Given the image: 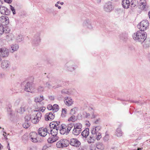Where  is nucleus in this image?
Returning <instances> with one entry per match:
<instances>
[{
	"instance_id": "nucleus-19",
	"label": "nucleus",
	"mask_w": 150,
	"mask_h": 150,
	"mask_svg": "<svg viewBox=\"0 0 150 150\" xmlns=\"http://www.w3.org/2000/svg\"><path fill=\"white\" fill-rule=\"evenodd\" d=\"M59 137L58 136H52L47 139V142L48 143H52L58 140Z\"/></svg>"
},
{
	"instance_id": "nucleus-40",
	"label": "nucleus",
	"mask_w": 150,
	"mask_h": 150,
	"mask_svg": "<svg viewBox=\"0 0 150 150\" xmlns=\"http://www.w3.org/2000/svg\"><path fill=\"white\" fill-rule=\"evenodd\" d=\"M60 131V132L62 134H64L65 133L66 135L67 134V130L66 129H61L59 130Z\"/></svg>"
},
{
	"instance_id": "nucleus-54",
	"label": "nucleus",
	"mask_w": 150,
	"mask_h": 150,
	"mask_svg": "<svg viewBox=\"0 0 150 150\" xmlns=\"http://www.w3.org/2000/svg\"><path fill=\"white\" fill-rule=\"evenodd\" d=\"M48 148V146L47 145H44L42 148V150H45Z\"/></svg>"
},
{
	"instance_id": "nucleus-1",
	"label": "nucleus",
	"mask_w": 150,
	"mask_h": 150,
	"mask_svg": "<svg viewBox=\"0 0 150 150\" xmlns=\"http://www.w3.org/2000/svg\"><path fill=\"white\" fill-rule=\"evenodd\" d=\"M147 36L146 33L144 31L138 30L132 35L134 40L142 44L146 39Z\"/></svg>"
},
{
	"instance_id": "nucleus-53",
	"label": "nucleus",
	"mask_w": 150,
	"mask_h": 150,
	"mask_svg": "<svg viewBox=\"0 0 150 150\" xmlns=\"http://www.w3.org/2000/svg\"><path fill=\"white\" fill-rule=\"evenodd\" d=\"M93 127L95 129H96V130H97L98 131H99L101 129V127L100 126H97L96 127Z\"/></svg>"
},
{
	"instance_id": "nucleus-17",
	"label": "nucleus",
	"mask_w": 150,
	"mask_h": 150,
	"mask_svg": "<svg viewBox=\"0 0 150 150\" xmlns=\"http://www.w3.org/2000/svg\"><path fill=\"white\" fill-rule=\"evenodd\" d=\"M112 9V6L111 3L108 2L106 3L104 6V10L107 12H110Z\"/></svg>"
},
{
	"instance_id": "nucleus-16",
	"label": "nucleus",
	"mask_w": 150,
	"mask_h": 150,
	"mask_svg": "<svg viewBox=\"0 0 150 150\" xmlns=\"http://www.w3.org/2000/svg\"><path fill=\"white\" fill-rule=\"evenodd\" d=\"M64 102L67 105L69 106L71 105L73 101L71 98L66 97L64 98Z\"/></svg>"
},
{
	"instance_id": "nucleus-47",
	"label": "nucleus",
	"mask_w": 150,
	"mask_h": 150,
	"mask_svg": "<svg viewBox=\"0 0 150 150\" xmlns=\"http://www.w3.org/2000/svg\"><path fill=\"white\" fill-rule=\"evenodd\" d=\"M109 138V135L108 134H106L104 137V140L105 142L107 141L108 140Z\"/></svg>"
},
{
	"instance_id": "nucleus-24",
	"label": "nucleus",
	"mask_w": 150,
	"mask_h": 150,
	"mask_svg": "<svg viewBox=\"0 0 150 150\" xmlns=\"http://www.w3.org/2000/svg\"><path fill=\"white\" fill-rule=\"evenodd\" d=\"M44 99V98L43 96L41 95L40 96L35 97L34 98V101L36 103H40Z\"/></svg>"
},
{
	"instance_id": "nucleus-27",
	"label": "nucleus",
	"mask_w": 150,
	"mask_h": 150,
	"mask_svg": "<svg viewBox=\"0 0 150 150\" xmlns=\"http://www.w3.org/2000/svg\"><path fill=\"white\" fill-rule=\"evenodd\" d=\"M58 129H55V128H53L51 129V133L52 136H57Z\"/></svg>"
},
{
	"instance_id": "nucleus-8",
	"label": "nucleus",
	"mask_w": 150,
	"mask_h": 150,
	"mask_svg": "<svg viewBox=\"0 0 150 150\" xmlns=\"http://www.w3.org/2000/svg\"><path fill=\"white\" fill-rule=\"evenodd\" d=\"M42 113L38 112L35 114V115L34 116V118L31 120L32 122L34 124H36L40 120L42 117Z\"/></svg>"
},
{
	"instance_id": "nucleus-55",
	"label": "nucleus",
	"mask_w": 150,
	"mask_h": 150,
	"mask_svg": "<svg viewBox=\"0 0 150 150\" xmlns=\"http://www.w3.org/2000/svg\"><path fill=\"white\" fill-rule=\"evenodd\" d=\"M49 98L51 100H53L54 99V97L52 96H50L49 97Z\"/></svg>"
},
{
	"instance_id": "nucleus-34",
	"label": "nucleus",
	"mask_w": 150,
	"mask_h": 150,
	"mask_svg": "<svg viewBox=\"0 0 150 150\" xmlns=\"http://www.w3.org/2000/svg\"><path fill=\"white\" fill-rule=\"evenodd\" d=\"M116 134L117 137H120L122 135L123 133L120 128H118L117 129Z\"/></svg>"
},
{
	"instance_id": "nucleus-28",
	"label": "nucleus",
	"mask_w": 150,
	"mask_h": 150,
	"mask_svg": "<svg viewBox=\"0 0 150 150\" xmlns=\"http://www.w3.org/2000/svg\"><path fill=\"white\" fill-rule=\"evenodd\" d=\"M60 122L59 121H57L54 122L52 124V128H54L55 129H59V127L60 126Z\"/></svg>"
},
{
	"instance_id": "nucleus-15",
	"label": "nucleus",
	"mask_w": 150,
	"mask_h": 150,
	"mask_svg": "<svg viewBox=\"0 0 150 150\" xmlns=\"http://www.w3.org/2000/svg\"><path fill=\"white\" fill-rule=\"evenodd\" d=\"M0 12L2 14L8 15L10 14V11L6 7L1 6L0 7Z\"/></svg>"
},
{
	"instance_id": "nucleus-46",
	"label": "nucleus",
	"mask_w": 150,
	"mask_h": 150,
	"mask_svg": "<svg viewBox=\"0 0 150 150\" xmlns=\"http://www.w3.org/2000/svg\"><path fill=\"white\" fill-rule=\"evenodd\" d=\"M61 93L62 94L65 95L68 94L69 92L67 89H63Z\"/></svg>"
},
{
	"instance_id": "nucleus-18",
	"label": "nucleus",
	"mask_w": 150,
	"mask_h": 150,
	"mask_svg": "<svg viewBox=\"0 0 150 150\" xmlns=\"http://www.w3.org/2000/svg\"><path fill=\"white\" fill-rule=\"evenodd\" d=\"M11 36V38H13L14 37L16 41L18 42H21L24 39L23 36L22 35H19L16 36L15 37L13 35H12Z\"/></svg>"
},
{
	"instance_id": "nucleus-62",
	"label": "nucleus",
	"mask_w": 150,
	"mask_h": 150,
	"mask_svg": "<svg viewBox=\"0 0 150 150\" xmlns=\"http://www.w3.org/2000/svg\"><path fill=\"white\" fill-rule=\"evenodd\" d=\"M90 150H95V147H90Z\"/></svg>"
},
{
	"instance_id": "nucleus-2",
	"label": "nucleus",
	"mask_w": 150,
	"mask_h": 150,
	"mask_svg": "<svg viewBox=\"0 0 150 150\" xmlns=\"http://www.w3.org/2000/svg\"><path fill=\"white\" fill-rule=\"evenodd\" d=\"M69 144V141L66 139H61L56 143V146L58 148H61L67 147Z\"/></svg>"
},
{
	"instance_id": "nucleus-35",
	"label": "nucleus",
	"mask_w": 150,
	"mask_h": 150,
	"mask_svg": "<svg viewBox=\"0 0 150 150\" xmlns=\"http://www.w3.org/2000/svg\"><path fill=\"white\" fill-rule=\"evenodd\" d=\"M78 110V108H77L76 107H74L71 109L70 113L72 115L75 114Z\"/></svg>"
},
{
	"instance_id": "nucleus-9",
	"label": "nucleus",
	"mask_w": 150,
	"mask_h": 150,
	"mask_svg": "<svg viewBox=\"0 0 150 150\" xmlns=\"http://www.w3.org/2000/svg\"><path fill=\"white\" fill-rule=\"evenodd\" d=\"M40 35L39 33H37L34 35L33 40L32 43L34 45H37L40 43Z\"/></svg>"
},
{
	"instance_id": "nucleus-31",
	"label": "nucleus",
	"mask_w": 150,
	"mask_h": 150,
	"mask_svg": "<svg viewBox=\"0 0 150 150\" xmlns=\"http://www.w3.org/2000/svg\"><path fill=\"white\" fill-rule=\"evenodd\" d=\"M81 132V131L78 130V129H76L74 127L72 133V134L74 135L77 136L80 134Z\"/></svg>"
},
{
	"instance_id": "nucleus-14",
	"label": "nucleus",
	"mask_w": 150,
	"mask_h": 150,
	"mask_svg": "<svg viewBox=\"0 0 150 150\" xmlns=\"http://www.w3.org/2000/svg\"><path fill=\"white\" fill-rule=\"evenodd\" d=\"M54 112H50L46 113L45 115V120L46 121L52 120L54 118Z\"/></svg>"
},
{
	"instance_id": "nucleus-58",
	"label": "nucleus",
	"mask_w": 150,
	"mask_h": 150,
	"mask_svg": "<svg viewBox=\"0 0 150 150\" xmlns=\"http://www.w3.org/2000/svg\"><path fill=\"white\" fill-rule=\"evenodd\" d=\"M10 8L11 10L12 11H13V10L15 9V8H14L11 5H10Z\"/></svg>"
},
{
	"instance_id": "nucleus-39",
	"label": "nucleus",
	"mask_w": 150,
	"mask_h": 150,
	"mask_svg": "<svg viewBox=\"0 0 150 150\" xmlns=\"http://www.w3.org/2000/svg\"><path fill=\"white\" fill-rule=\"evenodd\" d=\"M23 127L25 128H28L30 126V124L28 122L25 121V122L23 124Z\"/></svg>"
},
{
	"instance_id": "nucleus-5",
	"label": "nucleus",
	"mask_w": 150,
	"mask_h": 150,
	"mask_svg": "<svg viewBox=\"0 0 150 150\" xmlns=\"http://www.w3.org/2000/svg\"><path fill=\"white\" fill-rule=\"evenodd\" d=\"M25 91L32 93H34L35 91L34 85L32 83L28 82L25 86Z\"/></svg>"
},
{
	"instance_id": "nucleus-45",
	"label": "nucleus",
	"mask_w": 150,
	"mask_h": 150,
	"mask_svg": "<svg viewBox=\"0 0 150 150\" xmlns=\"http://www.w3.org/2000/svg\"><path fill=\"white\" fill-rule=\"evenodd\" d=\"M4 30V27L3 26H0V35H2L3 33Z\"/></svg>"
},
{
	"instance_id": "nucleus-38",
	"label": "nucleus",
	"mask_w": 150,
	"mask_h": 150,
	"mask_svg": "<svg viewBox=\"0 0 150 150\" xmlns=\"http://www.w3.org/2000/svg\"><path fill=\"white\" fill-rule=\"evenodd\" d=\"M76 120V117L74 115L71 116L69 119L68 121L74 122Z\"/></svg>"
},
{
	"instance_id": "nucleus-10",
	"label": "nucleus",
	"mask_w": 150,
	"mask_h": 150,
	"mask_svg": "<svg viewBox=\"0 0 150 150\" xmlns=\"http://www.w3.org/2000/svg\"><path fill=\"white\" fill-rule=\"evenodd\" d=\"M38 132L39 135L42 137H45L47 134V130L46 128L42 127L38 129Z\"/></svg>"
},
{
	"instance_id": "nucleus-3",
	"label": "nucleus",
	"mask_w": 150,
	"mask_h": 150,
	"mask_svg": "<svg viewBox=\"0 0 150 150\" xmlns=\"http://www.w3.org/2000/svg\"><path fill=\"white\" fill-rule=\"evenodd\" d=\"M149 25V23L148 21L143 20L137 25V27L140 29L139 30L144 31L148 28Z\"/></svg>"
},
{
	"instance_id": "nucleus-23",
	"label": "nucleus",
	"mask_w": 150,
	"mask_h": 150,
	"mask_svg": "<svg viewBox=\"0 0 150 150\" xmlns=\"http://www.w3.org/2000/svg\"><path fill=\"white\" fill-rule=\"evenodd\" d=\"M130 2L129 0H123L122 2L123 7L125 8H127L129 7L130 5Z\"/></svg>"
},
{
	"instance_id": "nucleus-59",
	"label": "nucleus",
	"mask_w": 150,
	"mask_h": 150,
	"mask_svg": "<svg viewBox=\"0 0 150 150\" xmlns=\"http://www.w3.org/2000/svg\"><path fill=\"white\" fill-rule=\"evenodd\" d=\"M4 76V74L3 73H0V78H2Z\"/></svg>"
},
{
	"instance_id": "nucleus-32",
	"label": "nucleus",
	"mask_w": 150,
	"mask_h": 150,
	"mask_svg": "<svg viewBox=\"0 0 150 150\" xmlns=\"http://www.w3.org/2000/svg\"><path fill=\"white\" fill-rule=\"evenodd\" d=\"M84 25L90 29L92 28L91 23L89 20L85 21L84 23Z\"/></svg>"
},
{
	"instance_id": "nucleus-52",
	"label": "nucleus",
	"mask_w": 150,
	"mask_h": 150,
	"mask_svg": "<svg viewBox=\"0 0 150 150\" xmlns=\"http://www.w3.org/2000/svg\"><path fill=\"white\" fill-rule=\"evenodd\" d=\"M47 108L49 110L53 111V106L51 105H49L47 106Z\"/></svg>"
},
{
	"instance_id": "nucleus-4",
	"label": "nucleus",
	"mask_w": 150,
	"mask_h": 150,
	"mask_svg": "<svg viewBox=\"0 0 150 150\" xmlns=\"http://www.w3.org/2000/svg\"><path fill=\"white\" fill-rule=\"evenodd\" d=\"M77 66L72 61H69L67 62L64 65V68L67 70L72 71L74 70Z\"/></svg>"
},
{
	"instance_id": "nucleus-22",
	"label": "nucleus",
	"mask_w": 150,
	"mask_h": 150,
	"mask_svg": "<svg viewBox=\"0 0 150 150\" xmlns=\"http://www.w3.org/2000/svg\"><path fill=\"white\" fill-rule=\"evenodd\" d=\"M140 8L142 9H144L146 6V2L145 0H140L139 2Z\"/></svg>"
},
{
	"instance_id": "nucleus-51",
	"label": "nucleus",
	"mask_w": 150,
	"mask_h": 150,
	"mask_svg": "<svg viewBox=\"0 0 150 150\" xmlns=\"http://www.w3.org/2000/svg\"><path fill=\"white\" fill-rule=\"evenodd\" d=\"M46 108L44 107H40L38 110V111H41L42 112H43L44 110H45Z\"/></svg>"
},
{
	"instance_id": "nucleus-63",
	"label": "nucleus",
	"mask_w": 150,
	"mask_h": 150,
	"mask_svg": "<svg viewBox=\"0 0 150 150\" xmlns=\"http://www.w3.org/2000/svg\"><path fill=\"white\" fill-rule=\"evenodd\" d=\"M4 139L5 141H7L8 140V138L7 136L6 135L4 136Z\"/></svg>"
},
{
	"instance_id": "nucleus-25",
	"label": "nucleus",
	"mask_w": 150,
	"mask_h": 150,
	"mask_svg": "<svg viewBox=\"0 0 150 150\" xmlns=\"http://www.w3.org/2000/svg\"><path fill=\"white\" fill-rule=\"evenodd\" d=\"M8 66V62L6 60L3 61L1 63V67L3 69L7 68Z\"/></svg>"
},
{
	"instance_id": "nucleus-43",
	"label": "nucleus",
	"mask_w": 150,
	"mask_h": 150,
	"mask_svg": "<svg viewBox=\"0 0 150 150\" xmlns=\"http://www.w3.org/2000/svg\"><path fill=\"white\" fill-rule=\"evenodd\" d=\"M97 137H96L95 135H94L96 137V138L98 140H99L100 138H101V134L100 133H98L97 134Z\"/></svg>"
},
{
	"instance_id": "nucleus-44",
	"label": "nucleus",
	"mask_w": 150,
	"mask_h": 150,
	"mask_svg": "<svg viewBox=\"0 0 150 150\" xmlns=\"http://www.w3.org/2000/svg\"><path fill=\"white\" fill-rule=\"evenodd\" d=\"M45 85L46 87H48L49 88H50L51 87H54V86H53V85L50 83L49 82H47L45 83Z\"/></svg>"
},
{
	"instance_id": "nucleus-61",
	"label": "nucleus",
	"mask_w": 150,
	"mask_h": 150,
	"mask_svg": "<svg viewBox=\"0 0 150 150\" xmlns=\"http://www.w3.org/2000/svg\"><path fill=\"white\" fill-rule=\"evenodd\" d=\"M7 148L8 149V150H11L10 149V147L9 146V143L8 142V146H7Z\"/></svg>"
},
{
	"instance_id": "nucleus-30",
	"label": "nucleus",
	"mask_w": 150,
	"mask_h": 150,
	"mask_svg": "<svg viewBox=\"0 0 150 150\" xmlns=\"http://www.w3.org/2000/svg\"><path fill=\"white\" fill-rule=\"evenodd\" d=\"M96 137L95 136L92 134V135H91L89 138H88V142L89 143H93Z\"/></svg>"
},
{
	"instance_id": "nucleus-33",
	"label": "nucleus",
	"mask_w": 150,
	"mask_h": 150,
	"mask_svg": "<svg viewBox=\"0 0 150 150\" xmlns=\"http://www.w3.org/2000/svg\"><path fill=\"white\" fill-rule=\"evenodd\" d=\"M74 125L72 124H69L67 125V128L66 129L67 132V134H68L69 132L70 131L72 128L73 127Z\"/></svg>"
},
{
	"instance_id": "nucleus-21",
	"label": "nucleus",
	"mask_w": 150,
	"mask_h": 150,
	"mask_svg": "<svg viewBox=\"0 0 150 150\" xmlns=\"http://www.w3.org/2000/svg\"><path fill=\"white\" fill-rule=\"evenodd\" d=\"M19 48V45L16 44H12L11 46V52L13 53L14 52L17 51Z\"/></svg>"
},
{
	"instance_id": "nucleus-41",
	"label": "nucleus",
	"mask_w": 150,
	"mask_h": 150,
	"mask_svg": "<svg viewBox=\"0 0 150 150\" xmlns=\"http://www.w3.org/2000/svg\"><path fill=\"white\" fill-rule=\"evenodd\" d=\"M31 118L30 115H26L25 118V121L28 122V121H30Z\"/></svg>"
},
{
	"instance_id": "nucleus-60",
	"label": "nucleus",
	"mask_w": 150,
	"mask_h": 150,
	"mask_svg": "<svg viewBox=\"0 0 150 150\" xmlns=\"http://www.w3.org/2000/svg\"><path fill=\"white\" fill-rule=\"evenodd\" d=\"M55 6L56 7H57L59 9H60L61 8V7L59 6L57 4H55Z\"/></svg>"
},
{
	"instance_id": "nucleus-20",
	"label": "nucleus",
	"mask_w": 150,
	"mask_h": 150,
	"mask_svg": "<svg viewBox=\"0 0 150 150\" xmlns=\"http://www.w3.org/2000/svg\"><path fill=\"white\" fill-rule=\"evenodd\" d=\"M89 129L87 128L81 132V134L83 137L85 138H87L89 134Z\"/></svg>"
},
{
	"instance_id": "nucleus-36",
	"label": "nucleus",
	"mask_w": 150,
	"mask_h": 150,
	"mask_svg": "<svg viewBox=\"0 0 150 150\" xmlns=\"http://www.w3.org/2000/svg\"><path fill=\"white\" fill-rule=\"evenodd\" d=\"M59 109V107L58 105L56 104L54 105L53 106V112H56Z\"/></svg>"
},
{
	"instance_id": "nucleus-48",
	"label": "nucleus",
	"mask_w": 150,
	"mask_h": 150,
	"mask_svg": "<svg viewBox=\"0 0 150 150\" xmlns=\"http://www.w3.org/2000/svg\"><path fill=\"white\" fill-rule=\"evenodd\" d=\"M22 102L19 99L17 100L15 102L14 105L16 106H17L20 103H21Z\"/></svg>"
},
{
	"instance_id": "nucleus-57",
	"label": "nucleus",
	"mask_w": 150,
	"mask_h": 150,
	"mask_svg": "<svg viewBox=\"0 0 150 150\" xmlns=\"http://www.w3.org/2000/svg\"><path fill=\"white\" fill-rule=\"evenodd\" d=\"M8 3H11L12 1V0H5Z\"/></svg>"
},
{
	"instance_id": "nucleus-29",
	"label": "nucleus",
	"mask_w": 150,
	"mask_h": 150,
	"mask_svg": "<svg viewBox=\"0 0 150 150\" xmlns=\"http://www.w3.org/2000/svg\"><path fill=\"white\" fill-rule=\"evenodd\" d=\"M91 132L92 134L94 136L95 135L96 137H97L96 135H97V134L100 133L98 131L96 130V129H95L93 127L91 128Z\"/></svg>"
},
{
	"instance_id": "nucleus-64",
	"label": "nucleus",
	"mask_w": 150,
	"mask_h": 150,
	"mask_svg": "<svg viewBox=\"0 0 150 150\" xmlns=\"http://www.w3.org/2000/svg\"><path fill=\"white\" fill-rule=\"evenodd\" d=\"M99 121V120H97L95 122V123L96 124H98V122Z\"/></svg>"
},
{
	"instance_id": "nucleus-11",
	"label": "nucleus",
	"mask_w": 150,
	"mask_h": 150,
	"mask_svg": "<svg viewBox=\"0 0 150 150\" xmlns=\"http://www.w3.org/2000/svg\"><path fill=\"white\" fill-rule=\"evenodd\" d=\"M72 146L78 147L81 145L80 142L76 138H72L70 139L69 144Z\"/></svg>"
},
{
	"instance_id": "nucleus-49",
	"label": "nucleus",
	"mask_w": 150,
	"mask_h": 150,
	"mask_svg": "<svg viewBox=\"0 0 150 150\" xmlns=\"http://www.w3.org/2000/svg\"><path fill=\"white\" fill-rule=\"evenodd\" d=\"M67 127V126L64 124L61 125V126H59V130L61 129H66Z\"/></svg>"
},
{
	"instance_id": "nucleus-56",
	"label": "nucleus",
	"mask_w": 150,
	"mask_h": 150,
	"mask_svg": "<svg viewBox=\"0 0 150 150\" xmlns=\"http://www.w3.org/2000/svg\"><path fill=\"white\" fill-rule=\"evenodd\" d=\"M86 118H89L90 114L88 113H86Z\"/></svg>"
},
{
	"instance_id": "nucleus-6",
	"label": "nucleus",
	"mask_w": 150,
	"mask_h": 150,
	"mask_svg": "<svg viewBox=\"0 0 150 150\" xmlns=\"http://www.w3.org/2000/svg\"><path fill=\"white\" fill-rule=\"evenodd\" d=\"M9 54L8 49L5 47L0 48V57H7Z\"/></svg>"
},
{
	"instance_id": "nucleus-37",
	"label": "nucleus",
	"mask_w": 150,
	"mask_h": 150,
	"mask_svg": "<svg viewBox=\"0 0 150 150\" xmlns=\"http://www.w3.org/2000/svg\"><path fill=\"white\" fill-rule=\"evenodd\" d=\"M38 92L41 93L44 91V88L42 86H39L37 89Z\"/></svg>"
},
{
	"instance_id": "nucleus-12",
	"label": "nucleus",
	"mask_w": 150,
	"mask_h": 150,
	"mask_svg": "<svg viewBox=\"0 0 150 150\" xmlns=\"http://www.w3.org/2000/svg\"><path fill=\"white\" fill-rule=\"evenodd\" d=\"M28 107L27 104L24 102H21L20 108L18 110V112L19 113L22 114L25 111Z\"/></svg>"
},
{
	"instance_id": "nucleus-42",
	"label": "nucleus",
	"mask_w": 150,
	"mask_h": 150,
	"mask_svg": "<svg viewBox=\"0 0 150 150\" xmlns=\"http://www.w3.org/2000/svg\"><path fill=\"white\" fill-rule=\"evenodd\" d=\"M67 109L65 108H63L62 110V116L63 117H65L67 113Z\"/></svg>"
},
{
	"instance_id": "nucleus-50",
	"label": "nucleus",
	"mask_w": 150,
	"mask_h": 150,
	"mask_svg": "<svg viewBox=\"0 0 150 150\" xmlns=\"http://www.w3.org/2000/svg\"><path fill=\"white\" fill-rule=\"evenodd\" d=\"M125 36V35H120L121 39L124 40H125L127 38V37Z\"/></svg>"
},
{
	"instance_id": "nucleus-7",
	"label": "nucleus",
	"mask_w": 150,
	"mask_h": 150,
	"mask_svg": "<svg viewBox=\"0 0 150 150\" xmlns=\"http://www.w3.org/2000/svg\"><path fill=\"white\" fill-rule=\"evenodd\" d=\"M37 137V134L35 132H30L29 135L30 140L33 143H37L38 142Z\"/></svg>"
},
{
	"instance_id": "nucleus-26",
	"label": "nucleus",
	"mask_w": 150,
	"mask_h": 150,
	"mask_svg": "<svg viewBox=\"0 0 150 150\" xmlns=\"http://www.w3.org/2000/svg\"><path fill=\"white\" fill-rule=\"evenodd\" d=\"M74 127L76 129H78V130L81 131L82 125V124L79 123H77L75 124L74 125Z\"/></svg>"
},
{
	"instance_id": "nucleus-13",
	"label": "nucleus",
	"mask_w": 150,
	"mask_h": 150,
	"mask_svg": "<svg viewBox=\"0 0 150 150\" xmlns=\"http://www.w3.org/2000/svg\"><path fill=\"white\" fill-rule=\"evenodd\" d=\"M0 23L3 25H7L9 23V19L6 16H2L0 17Z\"/></svg>"
}]
</instances>
